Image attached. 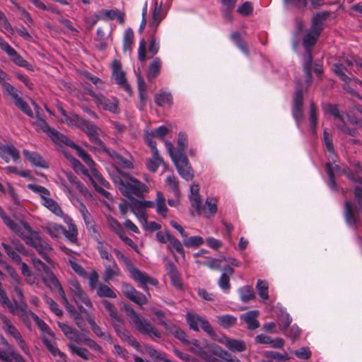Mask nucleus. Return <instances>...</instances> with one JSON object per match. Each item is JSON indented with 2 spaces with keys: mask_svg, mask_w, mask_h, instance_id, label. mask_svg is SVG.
Returning <instances> with one entry per match:
<instances>
[{
  "mask_svg": "<svg viewBox=\"0 0 362 362\" xmlns=\"http://www.w3.org/2000/svg\"><path fill=\"white\" fill-rule=\"evenodd\" d=\"M0 217L4 223L18 237H20L26 245L35 248L39 255L48 263L51 259L48 253L52 250V246L43 239L40 232L34 230L26 222H15L10 217L7 216L6 212L0 206Z\"/></svg>",
  "mask_w": 362,
  "mask_h": 362,
  "instance_id": "1",
  "label": "nucleus"
},
{
  "mask_svg": "<svg viewBox=\"0 0 362 362\" xmlns=\"http://www.w3.org/2000/svg\"><path fill=\"white\" fill-rule=\"evenodd\" d=\"M113 182L122 194L127 197L130 202L137 198H142L148 191V187L129 174L119 171L112 177Z\"/></svg>",
  "mask_w": 362,
  "mask_h": 362,
  "instance_id": "2",
  "label": "nucleus"
},
{
  "mask_svg": "<svg viewBox=\"0 0 362 362\" xmlns=\"http://www.w3.org/2000/svg\"><path fill=\"white\" fill-rule=\"evenodd\" d=\"M113 252L116 257L124 264L132 278L135 281L138 282L145 291L148 290V284L153 286L158 284V282L157 279L148 276L146 273L135 267L132 261L118 249L114 248Z\"/></svg>",
  "mask_w": 362,
  "mask_h": 362,
  "instance_id": "3",
  "label": "nucleus"
},
{
  "mask_svg": "<svg viewBox=\"0 0 362 362\" xmlns=\"http://www.w3.org/2000/svg\"><path fill=\"white\" fill-rule=\"evenodd\" d=\"M354 196L356 204L351 200H346L344 204V217L346 223L351 227H355L360 220L362 210V186H357L354 189Z\"/></svg>",
  "mask_w": 362,
  "mask_h": 362,
  "instance_id": "4",
  "label": "nucleus"
},
{
  "mask_svg": "<svg viewBox=\"0 0 362 362\" xmlns=\"http://www.w3.org/2000/svg\"><path fill=\"white\" fill-rule=\"evenodd\" d=\"M126 310L129 313L131 321L134 325L135 329L139 333L143 335L148 336L151 339L161 338V333L148 320L140 316L132 308L127 307Z\"/></svg>",
  "mask_w": 362,
  "mask_h": 362,
  "instance_id": "5",
  "label": "nucleus"
},
{
  "mask_svg": "<svg viewBox=\"0 0 362 362\" xmlns=\"http://www.w3.org/2000/svg\"><path fill=\"white\" fill-rule=\"evenodd\" d=\"M2 322V329L4 332L11 335L14 338L16 343L18 344L21 349L25 354H29L28 346L26 345L25 340L21 336L20 332L17 328L12 324L11 321L6 316L2 315L1 317Z\"/></svg>",
  "mask_w": 362,
  "mask_h": 362,
  "instance_id": "6",
  "label": "nucleus"
},
{
  "mask_svg": "<svg viewBox=\"0 0 362 362\" xmlns=\"http://www.w3.org/2000/svg\"><path fill=\"white\" fill-rule=\"evenodd\" d=\"M324 110L337 119V122H336V127L338 130L341 131L344 134H346L352 136H356L358 134V132L356 129L349 128L346 126L342 115L339 114L337 105L327 104L324 107Z\"/></svg>",
  "mask_w": 362,
  "mask_h": 362,
  "instance_id": "7",
  "label": "nucleus"
},
{
  "mask_svg": "<svg viewBox=\"0 0 362 362\" xmlns=\"http://www.w3.org/2000/svg\"><path fill=\"white\" fill-rule=\"evenodd\" d=\"M87 93L91 96L98 106H101L103 110L112 113H118V100L115 98H107L103 94L96 93L91 90H88Z\"/></svg>",
  "mask_w": 362,
  "mask_h": 362,
  "instance_id": "8",
  "label": "nucleus"
},
{
  "mask_svg": "<svg viewBox=\"0 0 362 362\" xmlns=\"http://www.w3.org/2000/svg\"><path fill=\"white\" fill-rule=\"evenodd\" d=\"M176 166L179 175L187 181L192 180L194 172L185 153L179 156L173 160Z\"/></svg>",
  "mask_w": 362,
  "mask_h": 362,
  "instance_id": "9",
  "label": "nucleus"
},
{
  "mask_svg": "<svg viewBox=\"0 0 362 362\" xmlns=\"http://www.w3.org/2000/svg\"><path fill=\"white\" fill-rule=\"evenodd\" d=\"M73 299L76 304L78 305V309L81 313H87L86 310L83 307L84 304L87 307H92V303L86 293L81 289L78 283L72 284L71 288Z\"/></svg>",
  "mask_w": 362,
  "mask_h": 362,
  "instance_id": "10",
  "label": "nucleus"
},
{
  "mask_svg": "<svg viewBox=\"0 0 362 362\" xmlns=\"http://www.w3.org/2000/svg\"><path fill=\"white\" fill-rule=\"evenodd\" d=\"M3 306L13 315L20 317L23 321L28 320L30 316H32L34 320H38V317L35 314L28 310L27 305L24 302L18 303L16 301L12 303L10 300L9 304H5Z\"/></svg>",
  "mask_w": 362,
  "mask_h": 362,
  "instance_id": "11",
  "label": "nucleus"
},
{
  "mask_svg": "<svg viewBox=\"0 0 362 362\" xmlns=\"http://www.w3.org/2000/svg\"><path fill=\"white\" fill-rule=\"evenodd\" d=\"M0 48L11 58V60L16 65L32 70V65L24 59L18 52L2 37H0Z\"/></svg>",
  "mask_w": 362,
  "mask_h": 362,
  "instance_id": "12",
  "label": "nucleus"
},
{
  "mask_svg": "<svg viewBox=\"0 0 362 362\" xmlns=\"http://www.w3.org/2000/svg\"><path fill=\"white\" fill-rule=\"evenodd\" d=\"M122 291L128 299L139 305L141 306L146 304L148 302L146 296L137 291L130 284L123 283L122 285Z\"/></svg>",
  "mask_w": 362,
  "mask_h": 362,
  "instance_id": "13",
  "label": "nucleus"
},
{
  "mask_svg": "<svg viewBox=\"0 0 362 362\" xmlns=\"http://www.w3.org/2000/svg\"><path fill=\"white\" fill-rule=\"evenodd\" d=\"M79 129L85 132L90 139L97 145V146H104V142L99 139L98 135L101 132L100 129L96 127L93 122L86 120L81 123Z\"/></svg>",
  "mask_w": 362,
  "mask_h": 362,
  "instance_id": "14",
  "label": "nucleus"
},
{
  "mask_svg": "<svg viewBox=\"0 0 362 362\" xmlns=\"http://www.w3.org/2000/svg\"><path fill=\"white\" fill-rule=\"evenodd\" d=\"M36 125L42 132H45L54 143L58 145H62V141L66 136L60 134L54 129L51 128L46 121L42 118H37Z\"/></svg>",
  "mask_w": 362,
  "mask_h": 362,
  "instance_id": "15",
  "label": "nucleus"
},
{
  "mask_svg": "<svg viewBox=\"0 0 362 362\" xmlns=\"http://www.w3.org/2000/svg\"><path fill=\"white\" fill-rule=\"evenodd\" d=\"M303 95L300 88H297L293 99L292 114L297 122H300L303 117Z\"/></svg>",
  "mask_w": 362,
  "mask_h": 362,
  "instance_id": "16",
  "label": "nucleus"
},
{
  "mask_svg": "<svg viewBox=\"0 0 362 362\" xmlns=\"http://www.w3.org/2000/svg\"><path fill=\"white\" fill-rule=\"evenodd\" d=\"M112 69L117 83L122 86L127 92L130 93L132 91L131 86L127 81L125 73L122 70L121 62L115 59L112 63Z\"/></svg>",
  "mask_w": 362,
  "mask_h": 362,
  "instance_id": "17",
  "label": "nucleus"
},
{
  "mask_svg": "<svg viewBox=\"0 0 362 362\" xmlns=\"http://www.w3.org/2000/svg\"><path fill=\"white\" fill-rule=\"evenodd\" d=\"M0 157L6 163L11 158L17 162L20 159V152L13 144H3L0 142Z\"/></svg>",
  "mask_w": 362,
  "mask_h": 362,
  "instance_id": "18",
  "label": "nucleus"
},
{
  "mask_svg": "<svg viewBox=\"0 0 362 362\" xmlns=\"http://www.w3.org/2000/svg\"><path fill=\"white\" fill-rule=\"evenodd\" d=\"M329 11H321L315 14L311 18V28L310 30L321 34L324 29V22L329 18Z\"/></svg>",
  "mask_w": 362,
  "mask_h": 362,
  "instance_id": "19",
  "label": "nucleus"
},
{
  "mask_svg": "<svg viewBox=\"0 0 362 362\" xmlns=\"http://www.w3.org/2000/svg\"><path fill=\"white\" fill-rule=\"evenodd\" d=\"M219 342L224 344L230 351L233 352H243L247 349L246 344L244 341L235 339L223 336L219 339Z\"/></svg>",
  "mask_w": 362,
  "mask_h": 362,
  "instance_id": "20",
  "label": "nucleus"
},
{
  "mask_svg": "<svg viewBox=\"0 0 362 362\" xmlns=\"http://www.w3.org/2000/svg\"><path fill=\"white\" fill-rule=\"evenodd\" d=\"M160 325L163 326L167 331L184 344H190L189 341L187 339L186 333L179 327L175 325L168 324L166 321L160 322Z\"/></svg>",
  "mask_w": 362,
  "mask_h": 362,
  "instance_id": "21",
  "label": "nucleus"
},
{
  "mask_svg": "<svg viewBox=\"0 0 362 362\" xmlns=\"http://www.w3.org/2000/svg\"><path fill=\"white\" fill-rule=\"evenodd\" d=\"M62 144L66 145L76 150L78 156L88 165H92L94 164V162L89 154L81 146L76 144L73 141L69 139L67 136L62 141Z\"/></svg>",
  "mask_w": 362,
  "mask_h": 362,
  "instance_id": "22",
  "label": "nucleus"
},
{
  "mask_svg": "<svg viewBox=\"0 0 362 362\" xmlns=\"http://www.w3.org/2000/svg\"><path fill=\"white\" fill-rule=\"evenodd\" d=\"M155 204L151 201H146L142 198L138 199H134L130 202V209L132 212L136 213V211L144 215L147 208L154 207Z\"/></svg>",
  "mask_w": 362,
  "mask_h": 362,
  "instance_id": "23",
  "label": "nucleus"
},
{
  "mask_svg": "<svg viewBox=\"0 0 362 362\" xmlns=\"http://www.w3.org/2000/svg\"><path fill=\"white\" fill-rule=\"evenodd\" d=\"M65 222L67 224L68 229L64 228V231H63L62 234L64 235L69 242L73 244H77L78 230L76 224L74 223L73 220L68 216L66 218Z\"/></svg>",
  "mask_w": 362,
  "mask_h": 362,
  "instance_id": "24",
  "label": "nucleus"
},
{
  "mask_svg": "<svg viewBox=\"0 0 362 362\" xmlns=\"http://www.w3.org/2000/svg\"><path fill=\"white\" fill-rule=\"evenodd\" d=\"M200 212L197 211L198 215H204L206 218L214 216L217 212V202L215 199L209 197L205 201V205L201 204Z\"/></svg>",
  "mask_w": 362,
  "mask_h": 362,
  "instance_id": "25",
  "label": "nucleus"
},
{
  "mask_svg": "<svg viewBox=\"0 0 362 362\" xmlns=\"http://www.w3.org/2000/svg\"><path fill=\"white\" fill-rule=\"evenodd\" d=\"M199 186L197 184L193 183L190 187L189 201L191 206L196 210V211L200 212L202 199L199 194Z\"/></svg>",
  "mask_w": 362,
  "mask_h": 362,
  "instance_id": "26",
  "label": "nucleus"
},
{
  "mask_svg": "<svg viewBox=\"0 0 362 362\" xmlns=\"http://www.w3.org/2000/svg\"><path fill=\"white\" fill-rule=\"evenodd\" d=\"M258 315V310H251L243 315L241 319L247 324L249 329L254 330L259 327V323L257 320Z\"/></svg>",
  "mask_w": 362,
  "mask_h": 362,
  "instance_id": "27",
  "label": "nucleus"
},
{
  "mask_svg": "<svg viewBox=\"0 0 362 362\" xmlns=\"http://www.w3.org/2000/svg\"><path fill=\"white\" fill-rule=\"evenodd\" d=\"M223 273L218 279V286L224 291H228L230 288V277L234 274V269L229 265L223 268Z\"/></svg>",
  "mask_w": 362,
  "mask_h": 362,
  "instance_id": "28",
  "label": "nucleus"
},
{
  "mask_svg": "<svg viewBox=\"0 0 362 362\" xmlns=\"http://www.w3.org/2000/svg\"><path fill=\"white\" fill-rule=\"evenodd\" d=\"M167 248L173 255H175V252H177L181 255L183 258L185 257V252L182 243L173 235L170 237Z\"/></svg>",
  "mask_w": 362,
  "mask_h": 362,
  "instance_id": "29",
  "label": "nucleus"
},
{
  "mask_svg": "<svg viewBox=\"0 0 362 362\" xmlns=\"http://www.w3.org/2000/svg\"><path fill=\"white\" fill-rule=\"evenodd\" d=\"M211 351L214 354L217 356L218 358L223 359L228 362H240V361L236 358H233L231 354H229L227 351L223 349L221 346L218 345L213 344L211 345Z\"/></svg>",
  "mask_w": 362,
  "mask_h": 362,
  "instance_id": "30",
  "label": "nucleus"
},
{
  "mask_svg": "<svg viewBox=\"0 0 362 362\" xmlns=\"http://www.w3.org/2000/svg\"><path fill=\"white\" fill-rule=\"evenodd\" d=\"M23 153L33 165L41 168H47V165L42 157L36 152H30L27 150H24Z\"/></svg>",
  "mask_w": 362,
  "mask_h": 362,
  "instance_id": "31",
  "label": "nucleus"
},
{
  "mask_svg": "<svg viewBox=\"0 0 362 362\" xmlns=\"http://www.w3.org/2000/svg\"><path fill=\"white\" fill-rule=\"evenodd\" d=\"M320 35V34L309 29L303 39V45L305 49H311L314 47Z\"/></svg>",
  "mask_w": 362,
  "mask_h": 362,
  "instance_id": "32",
  "label": "nucleus"
},
{
  "mask_svg": "<svg viewBox=\"0 0 362 362\" xmlns=\"http://www.w3.org/2000/svg\"><path fill=\"white\" fill-rule=\"evenodd\" d=\"M153 156L151 158H149L147 162V168L155 173L157 171L158 167L163 163V158L159 156L158 149H155V151H152Z\"/></svg>",
  "mask_w": 362,
  "mask_h": 362,
  "instance_id": "33",
  "label": "nucleus"
},
{
  "mask_svg": "<svg viewBox=\"0 0 362 362\" xmlns=\"http://www.w3.org/2000/svg\"><path fill=\"white\" fill-rule=\"evenodd\" d=\"M162 62L160 58L155 57L148 67V78L151 80L157 77L160 71Z\"/></svg>",
  "mask_w": 362,
  "mask_h": 362,
  "instance_id": "34",
  "label": "nucleus"
},
{
  "mask_svg": "<svg viewBox=\"0 0 362 362\" xmlns=\"http://www.w3.org/2000/svg\"><path fill=\"white\" fill-rule=\"evenodd\" d=\"M100 16L103 19L114 20L117 18L120 23H124V15L118 10H104L100 13Z\"/></svg>",
  "mask_w": 362,
  "mask_h": 362,
  "instance_id": "35",
  "label": "nucleus"
},
{
  "mask_svg": "<svg viewBox=\"0 0 362 362\" xmlns=\"http://www.w3.org/2000/svg\"><path fill=\"white\" fill-rule=\"evenodd\" d=\"M217 322L223 329H228L237 323V318L230 315H223L217 317Z\"/></svg>",
  "mask_w": 362,
  "mask_h": 362,
  "instance_id": "36",
  "label": "nucleus"
},
{
  "mask_svg": "<svg viewBox=\"0 0 362 362\" xmlns=\"http://www.w3.org/2000/svg\"><path fill=\"white\" fill-rule=\"evenodd\" d=\"M156 205V212L163 217H166V214L168 209L165 204V199L164 198L163 193L160 192H157Z\"/></svg>",
  "mask_w": 362,
  "mask_h": 362,
  "instance_id": "37",
  "label": "nucleus"
},
{
  "mask_svg": "<svg viewBox=\"0 0 362 362\" xmlns=\"http://www.w3.org/2000/svg\"><path fill=\"white\" fill-rule=\"evenodd\" d=\"M44 230L50 237L57 238L64 231V227L57 223H49L44 227Z\"/></svg>",
  "mask_w": 362,
  "mask_h": 362,
  "instance_id": "38",
  "label": "nucleus"
},
{
  "mask_svg": "<svg viewBox=\"0 0 362 362\" xmlns=\"http://www.w3.org/2000/svg\"><path fill=\"white\" fill-rule=\"evenodd\" d=\"M186 319L190 329L197 332L199 329V326L202 323L204 317L195 313H187Z\"/></svg>",
  "mask_w": 362,
  "mask_h": 362,
  "instance_id": "39",
  "label": "nucleus"
},
{
  "mask_svg": "<svg viewBox=\"0 0 362 362\" xmlns=\"http://www.w3.org/2000/svg\"><path fill=\"white\" fill-rule=\"evenodd\" d=\"M43 206L47 208L49 211H51L56 216L62 217L63 216V211L58 204V203L51 198L45 199V201L42 202Z\"/></svg>",
  "mask_w": 362,
  "mask_h": 362,
  "instance_id": "40",
  "label": "nucleus"
},
{
  "mask_svg": "<svg viewBox=\"0 0 362 362\" xmlns=\"http://www.w3.org/2000/svg\"><path fill=\"white\" fill-rule=\"evenodd\" d=\"M173 102L171 93L160 92L155 95V103L158 106L162 107L165 105H170Z\"/></svg>",
  "mask_w": 362,
  "mask_h": 362,
  "instance_id": "41",
  "label": "nucleus"
},
{
  "mask_svg": "<svg viewBox=\"0 0 362 362\" xmlns=\"http://www.w3.org/2000/svg\"><path fill=\"white\" fill-rule=\"evenodd\" d=\"M102 303L103 306L105 307V310L108 312L110 317L112 319V322H121V318L119 317L117 310L115 305L110 303V301L107 300H104L102 301Z\"/></svg>",
  "mask_w": 362,
  "mask_h": 362,
  "instance_id": "42",
  "label": "nucleus"
},
{
  "mask_svg": "<svg viewBox=\"0 0 362 362\" xmlns=\"http://www.w3.org/2000/svg\"><path fill=\"white\" fill-rule=\"evenodd\" d=\"M134 31L131 28H128L125 30L124 39H123V50L124 52L132 50V47L134 42Z\"/></svg>",
  "mask_w": 362,
  "mask_h": 362,
  "instance_id": "43",
  "label": "nucleus"
},
{
  "mask_svg": "<svg viewBox=\"0 0 362 362\" xmlns=\"http://www.w3.org/2000/svg\"><path fill=\"white\" fill-rule=\"evenodd\" d=\"M45 276L42 278L44 283L49 287L51 289L54 288H57L59 286L60 283L54 276V274L50 272L49 269L47 272H45Z\"/></svg>",
  "mask_w": 362,
  "mask_h": 362,
  "instance_id": "44",
  "label": "nucleus"
},
{
  "mask_svg": "<svg viewBox=\"0 0 362 362\" xmlns=\"http://www.w3.org/2000/svg\"><path fill=\"white\" fill-rule=\"evenodd\" d=\"M240 299L243 302L247 303L255 298L252 288L250 286H245L239 289Z\"/></svg>",
  "mask_w": 362,
  "mask_h": 362,
  "instance_id": "45",
  "label": "nucleus"
},
{
  "mask_svg": "<svg viewBox=\"0 0 362 362\" xmlns=\"http://www.w3.org/2000/svg\"><path fill=\"white\" fill-rule=\"evenodd\" d=\"M86 320L88 321V322L89 323V325H90V327L93 330V332L99 337H102L103 339H105V340L107 341H110V336H107L106 335L102 330H101V328L95 323V322L94 321V320L89 315H88L86 316Z\"/></svg>",
  "mask_w": 362,
  "mask_h": 362,
  "instance_id": "46",
  "label": "nucleus"
},
{
  "mask_svg": "<svg viewBox=\"0 0 362 362\" xmlns=\"http://www.w3.org/2000/svg\"><path fill=\"white\" fill-rule=\"evenodd\" d=\"M264 356L268 358L273 359L276 362L287 361L290 359V357L286 352L280 354L276 351H268L264 353Z\"/></svg>",
  "mask_w": 362,
  "mask_h": 362,
  "instance_id": "47",
  "label": "nucleus"
},
{
  "mask_svg": "<svg viewBox=\"0 0 362 362\" xmlns=\"http://www.w3.org/2000/svg\"><path fill=\"white\" fill-rule=\"evenodd\" d=\"M95 240L98 243L97 250L99 252L101 258L107 259V260H110V261H112V260L114 261L112 255H110L108 252L107 246L104 245V242L102 240H100V237L98 238V239Z\"/></svg>",
  "mask_w": 362,
  "mask_h": 362,
  "instance_id": "48",
  "label": "nucleus"
},
{
  "mask_svg": "<svg viewBox=\"0 0 362 362\" xmlns=\"http://www.w3.org/2000/svg\"><path fill=\"white\" fill-rule=\"evenodd\" d=\"M256 288L258 291L259 297L263 300H267L269 298V287L268 283L266 281L259 279L257 283Z\"/></svg>",
  "mask_w": 362,
  "mask_h": 362,
  "instance_id": "49",
  "label": "nucleus"
},
{
  "mask_svg": "<svg viewBox=\"0 0 362 362\" xmlns=\"http://www.w3.org/2000/svg\"><path fill=\"white\" fill-rule=\"evenodd\" d=\"M14 104L16 107H18L24 114L28 115L30 117H33V112L30 109L29 105L23 100L21 97L17 98L16 100H14Z\"/></svg>",
  "mask_w": 362,
  "mask_h": 362,
  "instance_id": "50",
  "label": "nucleus"
},
{
  "mask_svg": "<svg viewBox=\"0 0 362 362\" xmlns=\"http://www.w3.org/2000/svg\"><path fill=\"white\" fill-rule=\"evenodd\" d=\"M183 238V244L187 247H197L204 244V239L200 236H192Z\"/></svg>",
  "mask_w": 362,
  "mask_h": 362,
  "instance_id": "51",
  "label": "nucleus"
},
{
  "mask_svg": "<svg viewBox=\"0 0 362 362\" xmlns=\"http://www.w3.org/2000/svg\"><path fill=\"white\" fill-rule=\"evenodd\" d=\"M341 173L345 175L351 181L362 185V177L359 174H362L360 171L353 172L349 168H344L341 170Z\"/></svg>",
  "mask_w": 362,
  "mask_h": 362,
  "instance_id": "52",
  "label": "nucleus"
},
{
  "mask_svg": "<svg viewBox=\"0 0 362 362\" xmlns=\"http://www.w3.org/2000/svg\"><path fill=\"white\" fill-rule=\"evenodd\" d=\"M68 347L73 354H76L86 360L89 359L90 354L86 349L76 346L71 343L68 345Z\"/></svg>",
  "mask_w": 362,
  "mask_h": 362,
  "instance_id": "53",
  "label": "nucleus"
},
{
  "mask_svg": "<svg viewBox=\"0 0 362 362\" xmlns=\"http://www.w3.org/2000/svg\"><path fill=\"white\" fill-rule=\"evenodd\" d=\"M97 295L100 297L112 298L117 297L115 293L107 285L100 284L97 289Z\"/></svg>",
  "mask_w": 362,
  "mask_h": 362,
  "instance_id": "54",
  "label": "nucleus"
},
{
  "mask_svg": "<svg viewBox=\"0 0 362 362\" xmlns=\"http://www.w3.org/2000/svg\"><path fill=\"white\" fill-rule=\"evenodd\" d=\"M2 247L7 254V255L16 263H21V258L20 255L13 250V247L10 245L3 243Z\"/></svg>",
  "mask_w": 362,
  "mask_h": 362,
  "instance_id": "55",
  "label": "nucleus"
},
{
  "mask_svg": "<svg viewBox=\"0 0 362 362\" xmlns=\"http://www.w3.org/2000/svg\"><path fill=\"white\" fill-rule=\"evenodd\" d=\"M113 327L117 336L122 340L124 341L131 334L130 332L121 325V322H112Z\"/></svg>",
  "mask_w": 362,
  "mask_h": 362,
  "instance_id": "56",
  "label": "nucleus"
},
{
  "mask_svg": "<svg viewBox=\"0 0 362 362\" xmlns=\"http://www.w3.org/2000/svg\"><path fill=\"white\" fill-rule=\"evenodd\" d=\"M105 35L104 30L101 28H98L95 40L98 43L97 44L96 47L100 50H104L107 47V42Z\"/></svg>",
  "mask_w": 362,
  "mask_h": 362,
  "instance_id": "57",
  "label": "nucleus"
},
{
  "mask_svg": "<svg viewBox=\"0 0 362 362\" xmlns=\"http://www.w3.org/2000/svg\"><path fill=\"white\" fill-rule=\"evenodd\" d=\"M346 68L342 64H335L334 65V71L336 74V75L338 77H339L341 80L348 83L350 81L351 78L346 75Z\"/></svg>",
  "mask_w": 362,
  "mask_h": 362,
  "instance_id": "58",
  "label": "nucleus"
},
{
  "mask_svg": "<svg viewBox=\"0 0 362 362\" xmlns=\"http://www.w3.org/2000/svg\"><path fill=\"white\" fill-rule=\"evenodd\" d=\"M231 39L243 52L248 53L247 45L242 40L240 34L238 32L233 33L231 34Z\"/></svg>",
  "mask_w": 362,
  "mask_h": 362,
  "instance_id": "59",
  "label": "nucleus"
},
{
  "mask_svg": "<svg viewBox=\"0 0 362 362\" xmlns=\"http://www.w3.org/2000/svg\"><path fill=\"white\" fill-rule=\"evenodd\" d=\"M119 275V268L117 264L114 262L113 267L107 266L105 267V274H104V280L105 281H108L115 276Z\"/></svg>",
  "mask_w": 362,
  "mask_h": 362,
  "instance_id": "60",
  "label": "nucleus"
},
{
  "mask_svg": "<svg viewBox=\"0 0 362 362\" xmlns=\"http://www.w3.org/2000/svg\"><path fill=\"white\" fill-rule=\"evenodd\" d=\"M28 188L32 191L39 194L42 199V202L45 201V199H48L47 196L49 195V191L45 187L37 185L30 184L28 185Z\"/></svg>",
  "mask_w": 362,
  "mask_h": 362,
  "instance_id": "61",
  "label": "nucleus"
},
{
  "mask_svg": "<svg viewBox=\"0 0 362 362\" xmlns=\"http://www.w3.org/2000/svg\"><path fill=\"white\" fill-rule=\"evenodd\" d=\"M200 356L209 362H218V357L211 351V345L209 346L207 350H201Z\"/></svg>",
  "mask_w": 362,
  "mask_h": 362,
  "instance_id": "62",
  "label": "nucleus"
},
{
  "mask_svg": "<svg viewBox=\"0 0 362 362\" xmlns=\"http://www.w3.org/2000/svg\"><path fill=\"white\" fill-rule=\"evenodd\" d=\"M84 119L79 117V115L74 114L71 116L68 115L65 119L66 123L70 127H75L79 129L81 125V123L83 122Z\"/></svg>",
  "mask_w": 362,
  "mask_h": 362,
  "instance_id": "63",
  "label": "nucleus"
},
{
  "mask_svg": "<svg viewBox=\"0 0 362 362\" xmlns=\"http://www.w3.org/2000/svg\"><path fill=\"white\" fill-rule=\"evenodd\" d=\"M43 344L47 347V349L49 350V351L54 356H59L61 357H65V355L64 353L61 352L57 347H56L54 344H52V342L47 339V338H44Z\"/></svg>",
  "mask_w": 362,
  "mask_h": 362,
  "instance_id": "64",
  "label": "nucleus"
}]
</instances>
